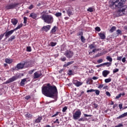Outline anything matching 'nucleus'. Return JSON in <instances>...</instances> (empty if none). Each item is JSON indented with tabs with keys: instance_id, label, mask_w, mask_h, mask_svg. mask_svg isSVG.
I'll list each match as a JSON object with an SVG mask.
<instances>
[{
	"instance_id": "f257e3e1",
	"label": "nucleus",
	"mask_w": 127,
	"mask_h": 127,
	"mask_svg": "<svg viewBox=\"0 0 127 127\" xmlns=\"http://www.w3.org/2000/svg\"><path fill=\"white\" fill-rule=\"evenodd\" d=\"M42 92L45 96L49 98L55 99L57 98L58 92L57 88L55 86H51L48 84L47 86H43L42 89Z\"/></svg>"
},
{
	"instance_id": "f03ea898",
	"label": "nucleus",
	"mask_w": 127,
	"mask_h": 127,
	"mask_svg": "<svg viewBox=\"0 0 127 127\" xmlns=\"http://www.w3.org/2000/svg\"><path fill=\"white\" fill-rule=\"evenodd\" d=\"M126 0H111L109 2L110 6L112 9L115 8H122L125 6Z\"/></svg>"
},
{
	"instance_id": "7ed1b4c3",
	"label": "nucleus",
	"mask_w": 127,
	"mask_h": 127,
	"mask_svg": "<svg viewBox=\"0 0 127 127\" xmlns=\"http://www.w3.org/2000/svg\"><path fill=\"white\" fill-rule=\"evenodd\" d=\"M46 11H43L41 13V17L40 18L44 20L45 23H48V24H51L53 23V21H54V18H53V16L52 15H46Z\"/></svg>"
},
{
	"instance_id": "20e7f679",
	"label": "nucleus",
	"mask_w": 127,
	"mask_h": 127,
	"mask_svg": "<svg viewBox=\"0 0 127 127\" xmlns=\"http://www.w3.org/2000/svg\"><path fill=\"white\" fill-rule=\"evenodd\" d=\"M81 115H82L81 111H80V110H77L75 113H73V120H77L78 119H80Z\"/></svg>"
},
{
	"instance_id": "39448f33",
	"label": "nucleus",
	"mask_w": 127,
	"mask_h": 127,
	"mask_svg": "<svg viewBox=\"0 0 127 127\" xmlns=\"http://www.w3.org/2000/svg\"><path fill=\"white\" fill-rule=\"evenodd\" d=\"M25 63H19L13 68V70H21L24 68Z\"/></svg>"
},
{
	"instance_id": "423d86ee",
	"label": "nucleus",
	"mask_w": 127,
	"mask_h": 127,
	"mask_svg": "<svg viewBox=\"0 0 127 127\" xmlns=\"http://www.w3.org/2000/svg\"><path fill=\"white\" fill-rule=\"evenodd\" d=\"M16 5H17V4L16 3L8 4L5 7V9H12V8H14Z\"/></svg>"
},
{
	"instance_id": "0eeeda50",
	"label": "nucleus",
	"mask_w": 127,
	"mask_h": 127,
	"mask_svg": "<svg viewBox=\"0 0 127 127\" xmlns=\"http://www.w3.org/2000/svg\"><path fill=\"white\" fill-rule=\"evenodd\" d=\"M74 55L73 52L69 50H67L64 54V55L67 57V58H71Z\"/></svg>"
},
{
	"instance_id": "6e6552de",
	"label": "nucleus",
	"mask_w": 127,
	"mask_h": 127,
	"mask_svg": "<svg viewBox=\"0 0 127 127\" xmlns=\"http://www.w3.org/2000/svg\"><path fill=\"white\" fill-rule=\"evenodd\" d=\"M17 76H14L5 81V84H9V83H11V82H14L15 80H17Z\"/></svg>"
},
{
	"instance_id": "1a4fd4ad",
	"label": "nucleus",
	"mask_w": 127,
	"mask_h": 127,
	"mask_svg": "<svg viewBox=\"0 0 127 127\" xmlns=\"http://www.w3.org/2000/svg\"><path fill=\"white\" fill-rule=\"evenodd\" d=\"M14 31H15L14 30V29L8 31H6L4 33V35H5V37L8 38V37H9V36H10V35H11V34H12V33H13L14 32Z\"/></svg>"
},
{
	"instance_id": "9d476101",
	"label": "nucleus",
	"mask_w": 127,
	"mask_h": 127,
	"mask_svg": "<svg viewBox=\"0 0 127 127\" xmlns=\"http://www.w3.org/2000/svg\"><path fill=\"white\" fill-rule=\"evenodd\" d=\"M42 76V73L40 71H37L34 73V79H38Z\"/></svg>"
},
{
	"instance_id": "9b49d317",
	"label": "nucleus",
	"mask_w": 127,
	"mask_h": 127,
	"mask_svg": "<svg viewBox=\"0 0 127 127\" xmlns=\"http://www.w3.org/2000/svg\"><path fill=\"white\" fill-rule=\"evenodd\" d=\"M73 84L75 85L76 87H80L81 85H83V82H80L77 80L73 79L72 81Z\"/></svg>"
},
{
	"instance_id": "f8f14e48",
	"label": "nucleus",
	"mask_w": 127,
	"mask_h": 127,
	"mask_svg": "<svg viewBox=\"0 0 127 127\" xmlns=\"http://www.w3.org/2000/svg\"><path fill=\"white\" fill-rule=\"evenodd\" d=\"M126 9L123 8L122 10H119L117 11V16H121L122 15H124L126 12L125 11Z\"/></svg>"
},
{
	"instance_id": "ddd939ff",
	"label": "nucleus",
	"mask_w": 127,
	"mask_h": 127,
	"mask_svg": "<svg viewBox=\"0 0 127 127\" xmlns=\"http://www.w3.org/2000/svg\"><path fill=\"white\" fill-rule=\"evenodd\" d=\"M50 28H51V26H50V25H48L47 26H43L42 29L43 30H44V31L47 32V31L50 30Z\"/></svg>"
},
{
	"instance_id": "4468645a",
	"label": "nucleus",
	"mask_w": 127,
	"mask_h": 127,
	"mask_svg": "<svg viewBox=\"0 0 127 127\" xmlns=\"http://www.w3.org/2000/svg\"><path fill=\"white\" fill-rule=\"evenodd\" d=\"M109 74H110V71L109 70H105L102 72L103 77H107Z\"/></svg>"
},
{
	"instance_id": "2eb2a0df",
	"label": "nucleus",
	"mask_w": 127,
	"mask_h": 127,
	"mask_svg": "<svg viewBox=\"0 0 127 127\" xmlns=\"http://www.w3.org/2000/svg\"><path fill=\"white\" fill-rule=\"evenodd\" d=\"M29 17H31L32 18H33V19H36L37 14L35 13H31L29 15Z\"/></svg>"
},
{
	"instance_id": "dca6fc26",
	"label": "nucleus",
	"mask_w": 127,
	"mask_h": 127,
	"mask_svg": "<svg viewBox=\"0 0 127 127\" xmlns=\"http://www.w3.org/2000/svg\"><path fill=\"white\" fill-rule=\"evenodd\" d=\"M11 22L13 25H16L18 22V20L15 18H13L11 19Z\"/></svg>"
},
{
	"instance_id": "f3484780",
	"label": "nucleus",
	"mask_w": 127,
	"mask_h": 127,
	"mask_svg": "<svg viewBox=\"0 0 127 127\" xmlns=\"http://www.w3.org/2000/svg\"><path fill=\"white\" fill-rule=\"evenodd\" d=\"M57 30V27L55 26L51 30V34H55V33L56 32V31Z\"/></svg>"
},
{
	"instance_id": "a211bd4d",
	"label": "nucleus",
	"mask_w": 127,
	"mask_h": 127,
	"mask_svg": "<svg viewBox=\"0 0 127 127\" xmlns=\"http://www.w3.org/2000/svg\"><path fill=\"white\" fill-rule=\"evenodd\" d=\"M5 63H7V64H11V63H12V59H5Z\"/></svg>"
},
{
	"instance_id": "6ab92c4d",
	"label": "nucleus",
	"mask_w": 127,
	"mask_h": 127,
	"mask_svg": "<svg viewBox=\"0 0 127 127\" xmlns=\"http://www.w3.org/2000/svg\"><path fill=\"white\" fill-rule=\"evenodd\" d=\"M100 36L101 39H106V35H105L104 33H100L98 34Z\"/></svg>"
},
{
	"instance_id": "aec40b11",
	"label": "nucleus",
	"mask_w": 127,
	"mask_h": 127,
	"mask_svg": "<svg viewBox=\"0 0 127 127\" xmlns=\"http://www.w3.org/2000/svg\"><path fill=\"white\" fill-rule=\"evenodd\" d=\"M25 82H26V78H24L22 79L21 82H20V86L23 87V86H24L25 85Z\"/></svg>"
},
{
	"instance_id": "412c9836",
	"label": "nucleus",
	"mask_w": 127,
	"mask_h": 127,
	"mask_svg": "<svg viewBox=\"0 0 127 127\" xmlns=\"http://www.w3.org/2000/svg\"><path fill=\"white\" fill-rule=\"evenodd\" d=\"M25 117L27 118V119H32V115L29 113H26L25 114Z\"/></svg>"
},
{
	"instance_id": "4be33fe9",
	"label": "nucleus",
	"mask_w": 127,
	"mask_h": 127,
	"mask_svg": "<svg viewBox=\"0 0 127 127\" xmlns=\"http://www.w3.org/2000/svg\"><path fill=\"white\" fill-rule=\"evenodd\" d=\"M106 60L107 61H109L110 63H112V62H113V59L110 56H107L106 57Z\"/></svg>"
},
{
	"instance_id": "5701e85b",
	"label": "nucleus",
	"mask_w": 127,
	"mask_h": 127,
	"mask_svg": "<svg viewBox=\"0 0 127 127\" xmlns=\"http://www.w3.org/2000/svg\"><path fill=\"white\" fill-rule=\"evenodd\" d=\"M74 63V61H71L69 62H68L67 64H64V67H67V66H69V65H71V64H73Z\"/></svg>"
},
{
	"instance_id": "b1692460",
	"label": "nucleus",
	"mask_w": 127,
	"mask_h": 127,
	"mask_svg": "<svg viewBox=\"0 0 127 127\" xmlns=\"http://www.w3.org/2000/svg\"><path fill=\"white\" fill-rule=\"evenodd\" d=\"M104 65H106L107 67H110V66H111L112 65V63H110V62L104 63H103V66Z\"/></svg>"
},
{
	"instance_id": "393cba45",
	"label": "nucleus",
	"mask_w": 127,
	"mask_h": 127,
	"mask_svg": "<svg viewBox=\"0 0 127 127\" xmlns=\"http://www.w3.org/2000/svg\"><path fill=\"white\" fill-rule=\"evenodd\" d=\"M22 24H20L16 28L14 29V30L15 31L16 30H17V29H20V28L22 27Z\"/></svg>"
},
{
	"instance_id": "a878e982",
	"label": "nucleus",
	"mask_w": 127,
	"mask_h": 127,
	"mask_svg": "<svg viewBox=\"0 0 127 127\" xmlns=\"http://www.w3.org/2000/svg\"><path fill=\"white\" fill-rule=\"evenodd\" d=\"M42 120V118L41 117H38V119H37L35 121V123L36 124H38V123H40V121Z\"/></svg>"
},
{
	"instance_id": "bb28decb",
	"label": "nucleus",
	"mask_w": 127,
	"mask_h": 127,
	"mask_svg": "<svg viewBox=\"0 0 127 127\" xmlns=\"http://www.w3.org/2000/svg\"><path fill=\"white\" fill-rule=\"evenodd\" d=\"M87 11H89V12H93L94 11V8L89 7L87 9Z\"/></svg>"
},
{
	"instance_id": "cd10ccee",
	"label": "nucleus",
	"mask_w": 127,
	"mask_h": 127,
	"mask_svg": "<svg viewBox=\"0 0 127 127\" xmlns=\"http://www.w3.org/2000/svg\"><path fill=\"white\" fill-rule=\"evenodd\" d=\"M94 92H95V94L97 96H99V95H100V91L99 90L94 89Z\"/></svg>"
},
{
	"instance_id": "c85d7f7f",
	"label": "nucleus",
	"mask_w": 127,
	"mask_h": 127,
	"mask_svg": "<svg viewBox=\"0 0 127 127\" xmlns=\"http://www.w3.org/2000/svg\"><path fill=\"white\" fill-rule=\"evenodd\" d=\"M67 13L68 16H70V15H72V14H73V13H72V11H71L70 10H68L67 11Z\"/></svg>"
},
{
	"instance_id": "c756f323",
	"label": "nucleus",
	"mask_w": 127,
	"mask_h": 127,
	"mask_svg": "<svg viewBox=\"0 0 127 127\" xmlns=\"http://www.w3.org/2000/svg\"><path fill=\"white\" fill-rule=\"evenodd\" d=\"M55 15L57 17H59V16H61V15H62V13L57 12L55 14Z\"/></svg>"
},
{
	"instance_id": "7c9ffc66",
	"label": "nucleus",
	"mask_w": 127,
	"mask_h": 127,
	"mask_svg": "<svg viewBox=\"0 0 127 127\" xmlns=\"http://www.w3.org/2000/svg\"><path fill=\"white\" fill-rule=\"evenodd\" d=\"M116 28L115 26L112 27L110 30V32H114V31L116 30Z\"/></svg>"
},
{
	"instance_id": "2f4dec72",
	"label": "nucleus",
	"mask_w": 127,
	"mask_h": 127,
	"mask_svg": "<svg viewBox=\"0 0 127 127\" xmlns=\"http://www.w3.org/2000/svg\"><path fill=\"white\" fill-rule=\"evenodd\" d=\"M112 81V79L111 78H107L105 79V83H110Z\"/></svg>"
},
{
	"instance_id": "473e14b6",
	"label": "nucleus",
	"mask_w": 127,
	"mask_h": 127,
	"mask_svg": "<svg viewBox=\"0 0 127 127\" xmlns=\"http://www.w3.org/2000/svg\"><path fill=\"white\" fill-rule=\"evenodd\" d=\"M56 44H57V43H56V42H52L50 43L51 46H52V47L55 46V45H56Z\"/></svg>"
},
{
	"instance_id": "72a5a7b5",
	"label": "nucleus",
	"mask_w": 127,
	"mask_h": 127,
	"mask_svg": "<svg viewBox=\"0 0 127 127\" xmlns=\"http://www.w3.org/2000/svg\"><path fill=\"white\" fill-rule=\"evenodd\" d=\"M31 47H27L26 51L28 52H31Z\"/></svg>"
},
{
	"instance_id": "f704fd0d",
	"label": "nucleus",
	"mask_w": 127,
	"mask_h": 127,
	"mask_svg": "<svg viewBox=\"0 0 127 127\" xmlns=\"http://www.w3.org/2000/svg\"><path fill=\"white\" fill-rule=\"evenodd\" d=\"M60 113V112H57L56 114H55L54 115H53L52 116V118H54L55 117H57V116H58V115H59Z\"/></svg>"
},
{
	"instance_id": "c9c22d12",
	"label": "nucleus",
	"mask_w": 127,
	"mask_h": 127,
	"mask_svg": "<svg viewBox=\"0 0 127 127\" xmlns=\"http://www.w3.org/2000/svg\"><path fill=\"white\" fill-rule=\"evenodd\" d=\"M67 109H68V107H67L66 106H65L64 107L62 110L63 113H65V112L67 111Z\"/></svg>"
},
{
	"instance_id": "e433bc0d",
	"label": "nucleus",
	"mask_w": 127,
	"mask_h": 127,
	"mask_svg": "<svg viewBox=\"0 0 127 127\" xmlns=\"http://www.w3.org/2000/svg\"><path fill=\"white\" fill-rule=\"evenodd\" d=\"M92 92H95V89H91L90 90H87L86 91L87 93H90V92L91 93Z\"/></svg>"
},
{
	"instance_id": "4c0bfd02",
	"label": "nucleus",
	"mask_w": 127,
	"mask_h": 127,
	"mask_svg": "<svg viewBox=\"0 0 127 127\" xmlns=\"http://www.w3.org/2000/svg\"><path fill=\"white\" fill-rule=\"evenodd\" d=\"M103 61H104L103 60V59H100L97 61V63H98V64H100V63H102Z\"/></svg>"
},
{
	"instance_id": "58836bf2",
	"label": "nucleus",
	"mask_w": 127,
	"mask_h": 127,
	"mask_svg": "<svg viewBox=\"0 0 127 127\" xmlns=\"http://www.w3.org/2000/svg\"><path fill=\"white\" fill-rule=\"evenodd\" d=\"M95 30H96V31H98V32L101 31V28H100L99 27H95Z\"/></svg>"
},
{
	"instance_id": "ea45409f",
	"label": "nucleus",
	"mask_w": 127,
	"mask_h": 127,
	"mask_svg": "<svg viewBox=\"0 0 127 127\" xmlns=\"http://www.w3.org/2000/svg\"><path fill=\"white\" fill-rule=\"evenodd\" d=\"M80 39H81L82 42H83V43L85 42V38H84V36H81Z\"/></svg>"
},
{
	"instance_id": "a19ab883",
	"label": "nucleus",
	"mask_w": 127,
	"mask_h": 127,
	"mask_svg": "<svg viewBox=\"0 0 127 127\" xmlns=\"http://www.w3.org/2000/svg\"><path fill=\"white\" fill-rule=\"evenodd\" d=\"M59 120L58 119H56L55 121L54 122V124H58V125H59V124H60V122H59Z\"/></svg>"
},
{
	"instance_id": "79ce46f5",
	"label": "nucleus",
	"mask_w": 127,
	"mask_h": 127,
	"mask_svg": "<svg viewBox=\"0 0 127 127\" xmlns=\"http://www.w3.org/2000/svg\"><path fill=\"white\" fill-rule=\"evenodd\" d=\"M24 19V23H26V22H27V17H24L23 18Z\"/></svg>"
},
{
	"instance_id": "37998d69",
	"label": "nucleus",
	"mask_w": 127,
	"mask_h": 127,
	"mask_svg": "<svg viewBox=\"0 0 127 127\" xmlns=\"http://www.w3.org/2000/svg\"><path fill=\"white\" fill-rule=\"evenodd\" d=\"M79 122H85V118H81L78 120Z\"/></svg>"
},
{
	"instance_id": "c03bdc74",
	"label": "nucleus",
	"mask_w": 127,
	"mask_h": 127,
	"mask_svg": "<svg viewBox=\"0 0 127 127\" xmlns=\"http://www.w3.org/2000/svg\"><path fill=\"white\" fill-rule=\"evenodd\" d=\"M104 87V84H100L99 86H98V89H102Z\"/></svg>"
},
{
	"instance_id": "a18cd8bd",
	"label": "nucleus",
	"mask_w": 127,
	"mask_h": 127,
	"mask_svg": "<svg viewBox=\"0 0 127 127\" xmlns=\"http://www.w3.org/2000/svg\"><path fill=\"white\" fill-rule=\"evenodd\" d=\"M90 49H93V48H95V46L94 45L91 44L89 46Z\"/></svg>"
},
{
	"instance_id": "49530a36",
	"label": "nucleus",
	"mask_w": 127,
	"mask_h": 127,
	"mask_svg": "<svg viewBox=\"0 0 127 127\" xmlns=\"http://www.w3.org/2000/svg\"><path fill=\"white\" fill-rule=\"evenodd\" d=\"M117 72H119V69L116 68L113 70V73H117Z\"/></svg>"
},
{
	"instance_id": "de8ad7c7",
	"label": "nucleus",
	"mask_w": 127,
	"mask_h": 127,
	"mask_svg": "<svg viewBox=\"0 0 127 127\" xmlns=\"http://www.w3.org/2000/svg\"><path fill=\"white\" fill-rule=\"evenodd\" d=\"M4 36V34H1L0 35V41L2 39V38Z\"/></svg>"
},
{
	"instance_id": "09e8293b",
	"label": "nucleus",
	"mask_w": 127,
	"mask_h": 127,
	"mask_svg": "<svg viewBox=\"0 0 127 127\" xmlns=\"http://www.w3.org/2000/svg\"><path fill=\"white\" fill-rule=\"evenodd\" d=\"M117 34H122V31L120 29L117 31Z\"/></svg>"
},
{
	"instance_id": "8fccbe9b",
	"label": "nucleus",
	"mask_w": 127,
	"mask_h": 127,
	"mask_svg": "<svg viewBox=\"0 0 127 127\" xmlns=\"http://www.w3.org/2000/svg\"><path fill=\"white\" fill-rule=\"evenodd\" d=\"M68 75H73V72L72 70H69L68 72Z\"/></svg>"
},
{
	"instance_id": "3c124183",
	"label": "nucleus",
	"mask_w": 127,
	"mask_h": 127,
	"mask_svg": "<svg viewBox=\"0 0 127 127\" xmlns=\"http://www.w3.org/2000/svg\"><path fill=\"white\" fill-rule=\"evenodd\" d=\"M33 72H34V69H32L30 71H29V74H30V75L32 74Z\"/></svg>"
},
{
	"instance_id": "603ef678",
	"label": "nucleus",
	"mask_w": 127,
	"mask_h": 127,
	"mask_svg": "<svg viewBox=\"0 0 127 127\" xmlns=\"http://www.w3.org/2000/svg\"><path fill=\"white\" fill-rule=\"evenodd\" d=\"M102 66H104V64H102L99 65H96V67L97 68H99V67H102Z\"/></svg>"
},
{
	"instance_id": "864d4df0",
	"label": "nucleus",
	"mask_w": 127,
	"mask_h": 127,
	"mask_svg": "<svg viewBox=\"0 0 127 127\" xmlns=\"http://www.w3.org/2000/svg\"><path fill=\"white\" fill-rule=\"evenodd\" d=\"M34 6H33V4H31L30 6L28 7L29 9H32Z\"/></svg>"
},
{
	"instance_id": "5fc2aeb1",
	"label": "nucleus",
	"mask_w": 127,
	"mask_h": 127,
	"mask_svg": "<svg viewBox=\"0 0 127 127\" xmlns=\"http://www.w3.org/2000/svg\"><path fill=\"white\" fill-rule=\"evenodd\" d=\"M124 127V125L122 124H120L116 126V127Z\"/></svg>"
},
{
	"instance_id": "6e6d98bb",
	"label": "nucleus",
	"mask_w": 127,
	"mask_h": 127,
	"mask_svg": "<svg viewBox=\"0 0 127 127\" xmlns=\"http://www.w3.org/2000/svg\"><path fill=\"white\" fill-rule=\"evenodd\" d=\"M123 118H125L123 114H122V115H120V116H119L117 118V119H122Z\"/></svg>"
},
{
	"instance_id": "4d7b16f0",
	"label": "nucleus",
	"mask_w": 127,
	"mask_h": 127,
	"mask_svg": "<svg viewBox=\"0 0 127 127\" xmlns=\"http://www.w3.org/2000/svg\"><path fill=\"white\" fill-rule=\"evenodd\" d=\"M25 99L26 100H29V99H30V96L29 95H27L25 97Z\"/></svg>"
},
{
	"instance_id": "13d9d810",
	"label": "nucleus",
	"mask_w": 127,
	"mask_h": 127,
	"mask_svg": "<svg viewBox=\"0 0 127 127\" xmlns=\"http://www.w3.org/2000/svg\"><path fill=\"white\" fill-rule=\"evenodd\" d=\"M122 97V94H119L118 96H116V99H120V97Z\"/></svg>"
},
{
	"instance_id": "bf43d9fd",
	"label": "nucleus",
	"mask_w": 127,
	"mask_h": 127,
	"mask_svg": "<svg viewBox=\"0 0 127 127\" xmlns=\"http://www.w3.org/2000/svg\"><path fill=\"white\" fill-rule=\"evenodd\" d=\"M61 60H62V61H63V62L66 61V58L65 57L61 58Z\"/></svg>"
},
{
	"instance_id": "052dcab7",
	"label": "nucleus",
	"mask_w": 127,
	"mask_h": 127,
	"mask_svg": "<svg viewBox=\"0 0 127 127\" xmlns=\"http://www.w3.org/2000/svg\"><path fill=\"white\" fill-rule=\"evenodd\" d=\"M97 49H93V50H92V52H90V53H89V54H91V53H93H93H95V52H96V51H97Z\"/></svg>"
},
{
	"instance_id": "680f3d73",
	"label": "nucleus",
	"mask_w": 127,
	"mask_h": 127,
	"mask_svg": "<svg viewBox=\"0 0 127 127\" xmlns=\"http://www.w3.org/2000/svg\"><path fill=\"white\" fill-rule=\"evenodd\" d=\"M106 94L108 97H111V93H110L108 91H107Z\"/></svg>"
},
{
	"instance_id": "e2e57ef3",
	"label": "nucleus",
	"mask_w": 127,
	"mask_h": 127,
	"mask_svg": "<svg viewBox=\"0 0 127 127\" xmlns=\"http://www.w3.org/2000/svg\"><path fill=\"white\" fill-rule=\"evenodd\" d=\"M15 39V36H11L10 37V40H13V39Z\"/></svg>"
},
{
	"instance_id": "0e129e2a",
	"label": "nucleus",
	"mask_w": 127,
	"mask_h": 127,
	"mask_svg": "<svg viewBox=\"0 0 127 127\" xmlns=\"http://www.w3.org/2000/svg\"><path fill=\"white\" fill-rule=\"evenodd\" d=\"M119 107L120 110H122V109H123V104H120L119 105Z\"/></svg>"
},
{
	"instance_id": "69168bd1",
	"label": "nucleus",
	"mask_w": 127,
	"mask_h": 127,
	"mask_svg": "<svg viewBox=\"0 0 127 127\" xmlns=\"http://www.w3.org/2000/svg\"><path fill=\"white\" fill-rule=\"evenodd\" d=\"M122 58H123L122 57H119L117 58V60L121 61V60H122Z\"/></svg>"
},
{
	"instance_id": "338daca9",
	"label": "nucleus",
	"mask_w": 127,
	"mask_h": 127,
	"mask_svg": "<svg viewBox=\"0 0 127 127\" xmlns=\"http://www.w3.org/2000/svg\"><path fill=\"white\" fill-rule=\"evenodd\" d=\"M126 58H123L122 59V62H123V63H125V62H126Z\"/></svg>"
},
{
	"instance_id": "774afa93",
	"label": "nucleus",
	"mask_w": 127,
	"mask_h": 127,
	"mask_svg": "<svg viewBox=\"0 0 127 127\" xmlns=\"http://www.w3.org/2000/svg\"><path fill=\"white\" fill-rule=\"evenodd\" d=\"M97 79H98V78L97 77H96V76H93L92 77L93 80H97Z\"/></svg>"
}]
</instances>
